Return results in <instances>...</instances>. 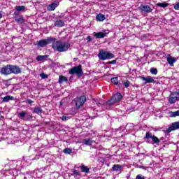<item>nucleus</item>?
I'll return each mask as SVG.
<instances>
[{
	"label": "nucleus",
	"instance_id": "nucleus-28",
	"mask_svg": "<svg viewBox=\"0 0 179 179\" xmlns=\"http://www.w3.org/2000/svg\"><path fill=\"white\" fill-rule=\"evenodd\" d=\"M64 82H68V78L64 76H60L59 78V83H64Z\"/></svg>",
	"mask_w": 179,
	"mask_h": 179
},
{
	"label": "nucleus",
	"instance_id": "nucleus-1",
	"mask_svg": "<svg viewBox=\"0 0 179 179\" xmlns=\"http://www.w3.org/2000/svg\"><path fill=\"white\" fill-rule=\"evenodd\" d=\"M38 159H40V155H36V157L31 158V157H24V159L22 161H17V162H15L13 164L15 166V168H11L9 170H6L4 173L6 176H17V171H20L23 168V165L28 160V163H29L30 160H37Z\"/></svg>",
	"mask_w": 179,
	"mask_h": 179
},
{
	"label": "nucleus",
	"instance_id": "nucleus-20",
	"mask_svg": "<svg viewBox=\"0 0 179 179\" xmlns=\"http://www.w3.org/2000/svg\"><path fill=\"white\" fill-rule=\"evenodd\" d=\"M10 100H15V98L13 96L7 95L3 98V103H8Z\"/></svg>",
	"mask_w": 179,
	"mask_h": 179
},
{
	"label": "nucleus",
	"instance_id": "nucleus-39",
	"mask_svg": "<svg viewBox=\"0 0 179 179\" xmlns=\"http://www.w3.org/2000/svg\"><path fill=\"white\" fill-rule=\"evenodd\" d=\"M174 9H176V10H179V2L174 6Z\"/></svg>",
	"mask_w": 179,
	"mask_h": 179
},
{
	"label": "nucleus",
	"instance_id": "nucleus-23",
	"mask_svg": "<svg viewBox=\"0 0 179 179\" xmlns=\"http://www.w3.org/2000/svg\"><path fill=\"white\" fill-rule=\"evenodd\" d=\"M58 6V5L55 3H52L48 6V10H55V8Z\"/></svg>",
	"mask_w": 179,
	"mask_h": 179
},
{
	"label": "nucleus",
	"instance_id": "nucleus-34",
	"mask_svg": "<svg viewBox=\"0 0 179 179\" xmlns=\"http://www.w3.org/2000/svg\"><path fill=\"white\" fill-rule=\"evenodd\" d=\"M150 73H152V75H157V69L151 68Z\"/></svg>",
	"mask_w": 179,
	"mask_h": 179
},
{
	"label": "nucleus",
	"instance_id": "nucleus-46",
	"mask_svg": "<svg viewBox=\"0 0 179 179\" xmlns=\"http://www.w3.org/2000/svg\"><path fill=\"white\" fill-rule=\"evenodd\" d=\"M155 131H159V129H155Z\"/></svg>",
	"mask_w": 179,
	"mask_h": 179
},
{
	"label": "nucleus",
	"instance_id": "nucleus-27",
	"mask_svg": "<svg viewBox=\"0 0 179 179\" xmlns=\"http://www.w3.org/2000/svg\"><path fill=\"white\" fill-rule=\"evenodd\" d=\"M15 22H17V23H20L22 24L24 23V18L22 17V15L17 17L15 18Z\"/></svg>",
	"mask_w": 179,
	"mask_h": 179
},
{
	"label": "nucleus",
	"instance_id": "nucleus-45",
	"mask_svg": "<svg viewBox=\"0 0 179 179\" xmlns=\"http://www.w3.org/2000/svg\"><path fill=\"white\" fill-rule=\"evenodd\" d=\"M140 168L143 169V170H145V166H141Z\"/></svg>",
	"mask_w": 179,
	"mask_h": 179
},
{
	"label": "nucleus",
	"instance_id": "nucleus-35",
	"mask_svg": "<svg viewBox=\"0 0 179 179\" xmlns=\"http://www.w3.org/2000/svg\"><path fill=\"white\" fill-rule=\"evenodd\" d=\"M61 119L62 120V121H68V120H70V119H71V117L63 115V116L61 117Z\"/></svg>",
	"mask_w": 179,
	"mask_h": 179
},
{
	"label": "nucleus",
	"instance_id": "nucleus-25",
	"mask_svg": "<svg viewBox=\"0 0 179 179\" xmlns=\"http://www.w3.org/2000/svg\"><path fill=\"white\" fill-rule=\"evenodd\" d=\"M134 127L135 126L133 123H129L126 125L125 129L127 131H132V130H134Z\"/></svg>",
	"mask_w": 179,
	"mask_h": 179
},
{
	"label": "nucleus",
	"instance_id": "nucleus-7",
	"mask_svg": "<svg viewBox=\"0 0 179 179\" xmlns=\"http://www.w3.org/2000/svg\"><path fill=\"white\" fill-rule=\"evenodd\" d=\"M55 38L54 37H50L47 39H42L37 41L36 45H38V47H45L46 45H48V44H52V41H55Z\"/></svg>",
	"mask_w": 179,
	"mask_h": 179
},
{
	"label": "nucleus",
	"instance_id": "nucleus-16",
	"mask_svg": "<svg viewBox=\"0 0 179 179\" xmlns=\"http://www.w3.org/2000/svg\"><path fill=\"white\" fill-rule=\"evenodd\" d=\"M140 79L143 80L145 83V85L148 84V83H155V79L153 78V77H143L141 76L140 77Z\"/></svg>",
	"mask_w": 179,
	"mask_h": 179
},
{
	"label": "nucleus",
	"instance_id": "nucleus-41",
	"mask_svg": "<svg viewBox=\"0 0 179 179\" xmlns=\"http://www.w3.org/2000/svg\"><path fill=\"white\" fill-rule=\"evenodd\" d=\"M124 86L125 87H129V82L127 81V82L124 83Z\"/></svg>",
	"mask_w": 179,
	"mask_h": 179
},
{
	"label": "nucleus",
	"instance_id": "nucleus-36",
	"mask_svg": "<svg viewBox=\"0 0 179 179\" xmlns=\"http://www.w3.org/2000/svg\"><path fill=\"white\" fill-rule=\"evenodd\" d=\"M40 76L42 79H45V78H48V76L46 74H45L44 73H41Z\"/></svg>",
	"mask_w": 179,
	"mask_h": 179
},
{
	"label": "nucleus",
	"instance_id": "nucleus-10",
	"mask_svg": "<svg viewBox=\"0 0 179 179\" xmlns=\"http://www.w3.org/2000/svg\"><path fill=\"white\" fill-rule=\"evenodd\" d=\"M76 101V107L77 108H80L82 106L85 104V101H86V96H81L80 97H77L75 99Z\"/></svg>",
	"mask_w": 179,
	"mask_h": 179
},
{
	"label": "nucleus",
	"instance_id": "nucleus-4",
	"mask_svg": "<svg viewBox=\"0 0 179 179\" xmlns=\"http://www.w3.org/2000/svg\"><path fill=\"white\" fill-rule=\"evenodd\" d=\"M144 139L145 141H146V142L148 143H150V139L152 141V144H156V145H159V143H160V139H159V138H157L156 136L153 135L152 133L147 131L145 133V136H144Z\"/></svg>",
	"mask_w": 179,
	"mask_h": 179
},
{
	"label": "nucleus",
	"instance_id": "nucleus-26",
	"mask_svg": "<svg viewBox=\"0 0 179 179\" xmlns=\"http://www.w3.org/2000/svg\"><path fill=\"white\" fill-rule=\"evenodd\" d=\"M15 10H17V12H24L26 10V7L24 6H16Z\"/></svg>",
	"mask_w": 179,
	"mask_h": 179
},
{
	"label": "nucleus",
	"instance_id": "nucleus-33",
	"mask_svg": "<svg viewBox=\"0 0 179 179\" xmlns=\"http://www.w3.org/2000/svg\"><path fill=\"white\" fill-rule=\"evenodd\" d=\"M64 153H66V155H71L72 153V150L71 148H65L63 150Z\"/></svg>",
	"mask_w": 179,
	"mask_h": 179
},
{
	"label": "nucleus",
	"instance_id": "nucleus-11",
	"mask_svg": "<svg viewBox=\"0 0 179 179\" xmlns=\"http://www.w3.org/2000/svg\"><path fill=\"white\" fill-rule=\"evenodd\" d=\"M18 118H20V120H23V121H30L31 120L32 116L31 114H27L26 112L22 111L17 114Z\"/></svg>",
	"mask_w": 179,
	"mask_h": 179
},
{
	"label": "nucleus",
	"instance_id": "nucleus-31",
	"mask_svg": "<svg viewBox=\"0 0 179 179\" xmlns=\"http://www.w3.org/2000/svg\"><path fill=\"white\" fill-rule=\"evenodd\" d=\"M171 117H179V110L175 112H170Z\"/></svg>",
	"mask_w": 179,
	"mask_h": 179
},
{
	"label": "nucleus",
	"instance_id": "nucleus-32",
	"mask_svg": "<svg viewBox=\"0 0 179 179\" xmlns=\"http://www.w3.org/2000/svg\"><path fill=\"white\" fill-rule=\"evenodd\" d=\"M157 6H159V8H167L169 3H157Z\"/></svg>",
	"mask_w": 179,
	"mask_h": 179
},
{
	"label": "nucleus",
	"instance_id": "nucleus-44",
	"mask_svg": "<svg viewBox=\"0 0 179 179\" xmlns=\"http://www.w3.org/2000/svg\"><path fill=\"white\" fill-rule=\"evenodd\" d=\"M0 19H2V13L0 11Z\"/></svg>",
	"mask_w": 179,
	"mask_h": 179
},
{
	"label": "nucleus",
	"instance_id": "nucleus-14",
	"mask_svg": "<svg viewBox=\"0 0 179 179\" xmlns=\"http://www.w3.org/2000/svg\"><path fill=\"white\" fill-rule=\"evenodd\" d=\"M139 9L141 10V12H144V13H150V12H152V8H150V6L146 5H141L139 6Z\"/></svg>",
	"mask_w": 179,
	"mask_h": 179
},
{
	"label": "nucleus",
	"instance_id": "nucleus-24",
	"mask_svg": "<svg viewBox=\"0 0 179 179\" xmlns=\"http://www.w3.org/2000/svg\"><path fill=\"white\" fill-rule=\"evenodd\" d=\"M34 114H41L43 113V109L40 107H35L33 110Z\"/></svg>",
	"mask_w": 179,
	"mask_h": 179
},
{
	"label": "nucleus",
	"instance_id": "nucleus-21",
	"mask_svg": "<svg viewBox=\"0 0 179 179\" xmlns=\"http://www.w3.org/2000/svg\"><path fill=\"white\" fill-rule=\"evenodd\" d=\"M112 169L113 171H121L122 170V165L114 164Z\"/></svg>",
	"mask_w": 179,
	"mask_h": 179
},
{
	"label": "nucleus",
	"instance_id": "nucleus-43",
	"mask_svg": "<svg viewBox=\"0 0 179 179\" xmlns=\"http://www.w3.org/2000/svg\"><path fill=\"white\" fill-rule=\"evenodd\" d=\"M115 62H116L115 60H113V61L109 62L108 64H115Z\"/></svg>",
	"mask_w": 179,
	"mask_h": 179
},
{
	"label": "nucleus",
	"instance_id": "nucleus-8",
	"mask_svg": "<svg viewBox=\"0 0 179 179\" xmlns=\"http://www.w3.org/2000/svg\"><path fill=\"white\" fill-rule=\"evenodd\" d=\"M69 73L70 75H78V76H82L83 74V71H82V66L78 65L76 66L73 67L71 69L69 70Z\"/></svg>",
	"mask_w": 179,
	"mask_h": 179
},
{
	"label": "nucleus",
	"instance_id": "nucleus-22",
	"mask_svg": "<svg viewBox=\"0 0 179 179\" xmlns=\"http://www.w3.org/2000/svg\"><path fill=\"white\" fill-rule=\"evenodd\" d=\"M48 58V55H38L36 57V61L40 62V61H45Z\"/></svg>",
	"mask_w": 179,
	"mask_h": 179
},
{
	"label": "nucleus",
	"instance_id": "nucleus-12",
	"mask_svg": "<svg viewBox=\"0 0 179 179\" xmlns=\"http://www.w3.org/2000/svg\"><path fill=\"white\" fill-rule=\"evenodd\" d=\"M178 99H179V92H171L169 96V102L170 103V104H174V103H176V101H177Z\"/></svg>",
	"mask_w": 179,
	"mask_h": 179
},
{
	"label": "nucleus",
	"instance_id": "nucleus-30",
	"mask_svg": "<svg viewBox=\"0 0 179 179\" xmlns=\"http://www.w3.org/2000/svg\"><path fill=\"white\" fill-rule=\"evenodd\" d=\"M110 80H111L112 83H113L116 86L118 85V83H120V81L118 80V77H114V78H111Z\"/></svg>",
	"mask_w": 179,
	"mask_h": 179
},
{
	"label": "nucleus",
	"instance_id": "nucleus-13",
	"mask_svg": "<svg viewBox=\"0 0 179 179\" xmlns=\"http://www.w3.org/2000/svg\"><path fill=\"white\" fill-rule=\"evenodd\" d=\"M93 34L96 38H104L108 34V31L107 32L106 30H104L103 32H94Z\"/></svg>",
	"mask_w": 179,
	"mask_h": 179
},
{
	"label": "nucleus",
	"instance_id": "nucleus-9",
	"mask_svg": "<svg viewBox=\"0 0 179 179\" xmlns=\"http://www.w3.org/2000/svg\"><path fill=\"white\" fill-rule=\"evenodd\" d=\"M176 129H179V122H176L172 124L171 126L166 129H163L164 134H170L172 131H176Z\"/></svg>",
	"mask_w": 179,
	"mask_h": 179
},
{
	"label": "nucleus",
	"instance_id": "nucleus-37",
	"mask_svg": "<svg viewBox=\"0 0 179 179\" xmlns=\"http://www.w3.org/2000/svg\"><path fill=\"white\" fill-rule=\"evenodd\" d=\"M73 176H80V172L78 171L77 170L73 171Z\"/></svg>",
	"mask_w": 179,
	"mask_h": 179
},
{
	"label": "nucleus",
	"instance_id": "nucleus-3",
	"mask_svg": "<svg viewBox=\"0 0 179 179\" xmlns=\"http://www.w3.org/2000/svg\"><path fill=\"white\" fill-rule=\"evenodd\" d=\"M0 72L1 75H12V73L19 75L22 73V69L19 66L7 64L1 69Z\"/></svg>",
	"mask_w": 179,
	"mask_h": 179
},
{
	"label": "nucleus",
	"instance_id": "nucleus-5",
	"mask_svg": "<svg viewBox=\"0 0 179 179\" xmlns=\"http://www.w3.org/2000/svg\"><path fill=\"white\" fill-rule=\"evenodd\" d=\"M98 57L101 61H106V59H111L114 57V55L112 53L105 51V50H100L99 53L98 54Z\"/></svg>",
	"mask_w": 179,
	"mask_h": 179
},
{
	"label": "nucleus",
	"instance_id": "nucleus-18",
	"mask_svg": "<svg viewBox=\"0 0 179 179\" xmlns=\"http://www.w3.org/2000/svg\"><path fill=\"white\" fill-rule=\"evenodd\" d=\"M55 26L57 27H64V26H65V22L61 20H56L55 22Z\"/></svg>",
	"mask_w": 179,
	"mask_h": 179
},
{
	"label": "nucleus",
	"instance_id": "nucleus-38",
	"mask_svg": "<svg viewBox=\"0 0 179 179\" xmlns=\"http://www.w3.org/2000/svg\"><path fill=\"white\" fill-rule=\"evenodd\" d=\"M136 179H145V177L141 174L137 175Z\"/></svg>",
	"mask_w": 179,
	"mask_h": 179
},
{
	"label": "nucleus",
	"instance_id": "nucleus-42",
	"mask_svg": "<svg viewBox=\"0 0 179 179\" xmlns=\"http://www.w3.org/2000/svg\"><path fill=\"white\" fill-rule=\"evenodd\" d=\"M87 42H90L92 41V36H87Z\"/></svg>",
	"mask_w": 179,
	"mask_h": 179
},
{
	"label": "nucleus",
	"instance_id": "nucleus-19",
	"mask_svg": "<svg viewBox=\"0 0 179 179\" xmlns=\"http://www.w3.org/2000/svg\"><path fill=\"white\" fill-rule=\"evenodd\" d=\"M96 19L97 22H103V20H106V15H103V14H98L96 16Z\"/></svg>",
	"mask_w": 179,
	"mask_h": 179
},
{
	"label": "nucleus",
	"instance_id": "nucleus-2",
	"mask_svg": "<svg viewBox=\"0 0 179 179\" xmlns=\"http://www.w3.org/2000/svg\"><path fill=\"white\" fill-rule=\"evenodd\" d=\"M71 45L68 42H64L62 41H57L55 38V41L52 42V48L54 51H58V52H65L69 50Z\"/></svg>",
	"mask_w": 179,
	"mask_h": 179
},
{
	"label": "nucleus",
	"instance_id": "nucleus-15",
	"mask_svg": "<svg viewBox=\"0 0 179 179\" xmlns=\"http://www.w3.org/2000/svg\"><path fill=\"white\" fill-rule=\"evenodd\" d=\"M168 64H169L170 66H174V64L177 62V57H173L169 55V57L166 58Z\"/></svg>",
	"mask_w": 179,
	"mask_h": 179
},
{
	"label": "nucleus",
	"instance_id": "nucleus-17",
	"mask_svg": "<svg viewBox=\"0 0 179 179\" xmlns=\"http://www.w3.org/2000/svg\"><path fill=\"white\" fill-rule=\"evenodd\" d=\"M83 145H86L87 146H90V145H93L95 143V141H93L92 138H85L83 141Z\"/></svg>",
	"mask_w": 179,
	"mask_h": 179
},
{
	"label": "nucleus",
	"instance_id": "nucleus-29",
	"mask_svg": "<svg viewBox=\"0 0 179 179\" xmlns=\"http://www.w3.org/2000/svg\"><path fill=\"white\" fill-rule=\"evenodd\" d=\"M80 168L81 169V171L82 173H89V168L85 165H82L80 166Z\"/></svg>",
	"mask_w": 179,
	"mask_h": 179
},
{
	"label": "nucleus",
	"instance_id": "nucleus-40",
	"mask_svg": "<svg viewBox=\"0 0 179 179\" xmlns=\"http://www.w3.org/2000/svg\"><path fill=\"white\" fill-rule=\"evenodd\" d=\"M26 103H27L28 104H33L34 101H33L31 99H27Z\"/></svg>",
	"mask_w": 179,
	"mask_h": 179
},
{
	"label": "nucleus",
	"instance_id": "nucleus-6",
	"mask_svg": "<svg viewBox=\"0 0 179 179\" xmlns=\"http://www.w3.org/2000/svg\"><path fill=\"white\" fill-rule=\"evenodd\" d=\"M121 99H122V95L121 93L117 92L115 95H113L110 100L106 101V106H111L113 104H115V103H118V101H121Z\"/></svg>",
	"mask_w": 179,
	"mask_h": 179
}]
</instances>
